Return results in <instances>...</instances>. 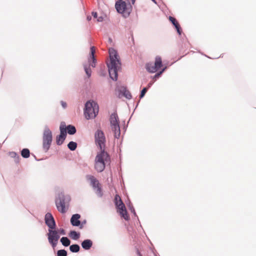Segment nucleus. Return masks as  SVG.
<instances>
[{
  "mask_svg": "<svg viewBox=\"0 0 256 256\" xmlns=\"http://www.w3.org/2000/svg\"><path fill=\"white\" fill-rule=\"evenodd\" d=\"M86 222V221H84L83 222H82V224L80 223V225L79 226H80V228H83V226H84V224H85Z\"/></svg>",
  "mask_w": 256,
  "mask_h": 256,
  "instance_id": "nucleus-35",
  "label": "nucleus"
},
{
  "mask_svg": "<svg viewBox=\"0 0 256 256\" xmlns=\"http://www.w3.org/2000/svg\"><path fill=\"white\" fill-rule=\"evenodd\" d=\"M48 236V242L54 248H55L60 237L58 232L56 230H49Z\"/></svg>",
  "mask_w": 256,
  "mask_h": 256,
  "instance_id": "nucleus-10",
  "label": "nucleus"
},
{
  "mask_svg": "<svg viewBox=\"0 0 256 256\" xmlns=\"http://www.w3.org/2000/svg\"><path fill=\"white\" fill-rule=\"evenodd\" d=\"M95 189H96V194L98 196L102 197V188H101V186H100L98 187L95 188Z\"/></svg>",
  "mask_w": 256,
  "mask_h": 256,
  "instance_id": "nucleus-26",
  "label": "nucleus"
},
{
  "mask_svg": "<svg viewBox=\"0 0 256 256\" xmlns=\"http://www.w3.org/2000/svg\"><path fill=\"white\" fill-rule=\"evenodd\" d=\"M92 16H94V18H97L98 14H97V13L96 12H92Z\"/></svg>",
  "mask_w": 256,
  "mask_h": 256,
  "instance_id": "nucleus-34",
  "label": "nucleus"
},
{
  "mask_svg": "<svg viewBox=\"0 0 256 256\" xmlns=\"http://www.w3.org/2000/svg\"><path fill=\"white\" fill-rule=\"evenodd\" d=\"M84 68L86 73L88 75V77H90L91 75V70L87 68L86 66H84Z\"/></svg>",
  "mask_w": 256,
  "mask_h": 256,
  "instance_id": "nucleus-29",
  "label": "nucleus"
},
{
  "mask_svg": "<svg viewBox=\"0 0 256 256\" xmlns=\"http://www.w3.org/2000/svg\"><path fill=\"white\" fill-rule=\"evenodd\" d=\"M80 246L78 244H72L70 246V250L72 252H78L80 250Z\"/></svg>",
  "mask_w": 256,
  "mask_h": 256,
  "instance_id": "nucleus-23",
  "label": "nucleus"
},
{
  "mask_svg": "<svg viewBox=\"0 0 256 256\" xmlns=\"http://www.w3.org/2000/svg\"><path fill=\"white\" fill-rule=\"evenodd\" d=\"M92 245V242L90 240H86L82 243V246L84 250H89Z\"/></svg>",
  "mask_w": 256,
  "mask_h": 256,
  "instance_id": "nucleus-18",
  "label": "nucleus"
},
{
  "mask_svg": "<svg viewBox=\"0 0 256 256\" xmlns=\"http://www.w3.org/2000/svg\"><path fill=\"white\" fill-rule=\"evenodd\" d=\"M162 66V58L157 56L156 57L154 63L150 62L146 64V70L150 72L154 73L158 71Z\"/></svg>",
  "mask_w": 256,
  "mask_h": 256,
  "instance_id": "nucleus-9",
  "label": "nucleus"
},
{
  "mask_svg": "<svg viewBox=\"0 0 256 256\" xmlns=\"http://www.w3.org/2000/svg\"><path fill=\"white\" fill-rule=\"evenodd\" d=\"M57 231L58 232V234H60L62 235H64L66 234L65 230L63 228H60Z\"/></svg>",
  "mask_w": 256,
  "mask_h": 256,
  "instance_id": "nucleus-32",
  "label": "nucleus"
},
{
  "mask_svg": "<svg viewBox=\"0 0 256 256\" xmlns=\"http://www.w3.org/2000/svg\"><path fill=\"white\" fill-rule=\"evenodd\" d=\"M30 150L28 148H24L21 152L22 156L24 158H28L30 156Z\"/></svg>",
  "mask_w": 256,
  "mask_h": 256,
  "instance_id": "nucleus-24",
  "label": "nucleus"
},
{
  "mask_svg": "<svg viewBox=\"0 0 256 256\" xmlns=\"http://www.w3.org/2000/svg\"><path fill=\"white\" fill-rule=\"evenodd\" d=\"M115 8L118 13L122 14L124 16H129L132 10V6L130 4L124 1H117L115 4Z\"/></svg>",
  "mask_w": 256,
  "mask_h": 256,
  "instance_id": "nucleus-5",
  "label": "nucleus"
},
{
  "mask_svg": "<svg viewBox=\"0 0 256 256\" xmlns=\"http://www.w3.org/2000/svg\"><path fill=\"white\" fill-rule=\"evenodd\" d=\"M66 200L69 201V196L66 197L62 194L58 196V198L56 200V204L58 210L62 213H65L66 211Z\"/></svg>",
  "mask_w": 256,
  "mask_h": 256,
  "instance_id": "nucleus-8",
  "label": "nucleus"
},
{
  "mask_svg": "<svg viewBox=\"0 0 256 256\" xmlns=\"http://www.w3.org/2000/svg\"><path fill=\"white\" fill-rule=\"evenodd\" d=\"M96 52V48L94 46H92L90 48V58H89V62L90 64L92 67H95L96 66V58H94V54Z\"/></svg>",
  "mask_w": 256,
  "mask_h": 256,
  "instance_id": "nucleus-14",
  "label": "nucleus"
},
{
  "mask_svg": "<svg viewBox=\"0 0 256 256\" xmlns=\"http://www.w3.org/2000/svg\"><path fill=\"white\" fill-rule=\"evenodd\" d=\"M52 140V133L48 128L44 130L42 136V148L45 152H47L51 145Z\"/></svg>",
  "mask_w": 256,
  "mask_h": 256,
  "instance_id": "nucleus-7",
  "label": "nucleus"
},
{
  "mask_svg": "<svg viewBox=\"0 0 256 256\" xmlns=\"http://www.w3.org/2000/svg\"><path fill=\"white\" fill-rule=\"evenodd\" d=\"M122 0H118V1H122Z\"/></svg>",
  "mask_w": 256,
  "mask_h": 256,
  "instance_id": "nucleus-39",
  "label": "nucleus"
},
{
  "mask_svg": "<svg viewBox=\"0 0 256 256\" xmlns=\"http://www.w3.org/2000/svg\"><path fill=\"white\" fill-rule=\"evenodd\" d=\"M45 222L46 224L51 230L55 228L56 223L54 218L50 213H47L45 216Z\"/></svg>",
  "mask_w": 256,
  "mask_h": 256,
  "instance_id": "nucleus-12",
  "label": "nucleus"
},
{
  "mask_svg": "<svg viewBox=\"0 0 256 256\" xmlns=\"http://www.w3.org/2000/svg\"><path fill=\"white\" fill-rule=\"evenodd\" d=\"M87 20H91V16H87Z\"/></svg>",
  "mask_w": 256,
  "mask_h": 256,
  "instance_id": "nucleus-37",
  "label": "nucleus"
},
{
  "mask_svg": "<svg viewBox=\"0 0 256 256\" xmlns=\"http://www.w3.org/2000/svg\"><path fill=\"white\" fill-rule=\"evenodd\" d=\"M164 70H165V68H163L159 72H158L156 74V75L154 76V78H158L162 74V73L164 72Z\"/></svg>",
  "mask_w": 256,
  "mask_h": 256,
  "instance_id": "nucleus-31",
  "label": "nucleus"
},
{
  "mask_svg": "<svg viewBox=\"0 0 256 256\" xmlns=\"http://www.w3.org/2000/svg\"><path fill=\"white\" fill-rule=\"evenodd\" d=\"M86 178L88 180L90 181V184L94 188H95L100 186V184L99 183L98 180L94 176L92 175H88L86 176Z\"/></svg>",
  "mask_w": 256,
  "mask_h": 256,
  "instance_id": "nucleus-15",
  "label": "nucleus"
},
{
  "mask_svg": "<svg viewBox=\"0 0 256 256\" xmlns=\"http://www.w3.org/2000/svg\"><path fill=\"white\" fill-rule=\"evenodd\" d=\"M58 256H67V252L64 250H58L57 252Z\"/></svg>",
  "mask_w": 256,
  "mask_h": 256,
  "instance_id": "nucleus-27",
  "label": "nucleus"
},
{
  "mask_svg": "<svg viewBox=\"0 0 256 256\" xmlns=\"http://www.w3.org/2000/svg\"><path fill=\"white\" fill-rule=\"evenodd\" d=\"M110 122L112 130L113 132L114 136L116 138H120V130L119 125L118 117L116 113L112 114L110 118Z\"/></svg>",
  "mask_w": 256,
  "mask_h": 256,
  "instance_id": "nucleus-4",
  "label": "nucleus"
},
{
  "mask_svg": "<svg viewBox=\"0 0 256 256\" xmlns=\"http://www.w3.org/2000/svg\"><path fill=\"white\" fill-rule=\"evenodd\" d=\"M80 216L79 214H73L70 219V223L73 226H79L80 224Z\"/></svg>",
  "mask_w": 256,
  "mask_h": 256,
  "instance_id": "nucleus-16",
  "label": "nucleus"
},
{
  "mask_svg": "<svg viewBox=\"0 0 256 256\" xmlns=\"http://www.w3.org/2000/svg\"><path fill=\"white\" fill-rule=\"evenodd\" d=\"M116 208L117 212L120 214L122 218H124L126 220H129L130 217L124 204H122V205L116 207Z\"/></svg>",
  "mask_w": 256,
  "mask_h": 256,
  "instance_id": "nucleus-13",
  "label": "nucleus"
},
{
  "mask_svg": "<svg viewBox=\"0 0 256 256\" xmlns=\"http://www.w3.org/2000/svg\"><path fill=\"white\" fill-rule=\"evenodd\" d=\"M68 148L71 150H74L77 147V144L74 142H70L68 144Z\"/></svg>",
  "mask_w": 256,
  "mask_h": 256,
  "instance_id": "nucleus-25",
  "label": "nucleus"
},
{
  "mask_svg": "<svg viewBox=\"0 0 256 256\" xmlns=\"http://www.w3.org/2000/svg\"><path fill=\"white\" fill-rule=\"evenodd\" d=\"M69 236L73 240H77L80 237V234L74 230L70 231L69 234Z\"/></svg>",
  "mask_w": 256,
  "mask_h": 256,
  "instance_id": "nucleus-20",
  "label": "nucleus"
},
{
  "mask_svg": "<svg viewBox=\"0 0 256 256\" xmlns=\"http://www.w3.org/2000/svg\"><path fill=\"white\" fill-rule=\"evenodd\" d=\"M151 84H149L148 88H144L142 89L140 94V98H142L144 96L148 90V88L150 86Z\"/></svg>",
  "mask_w": 256,
  "mask_h": 256,
  "instance_id": "nucleus-28",
  "label": "nucleus"
},
{
  "mask_svg": "<svg viewBox=\"0 0 256 256\" xmlns=\"http://www.w3.org/2000/svg\"><path fill=\"white\" fill-rule=\"evenodd\" d=\"M110 62L107 64L109 74L112 79L117 80L118 71L120 68V62L116 51L113 48L109 49Z\"/></svg>",
  "mask_w": 256,
  "mask_h": 256,
  "instance_id": "nucleus-1",
  "label": "nucleus"
},
{
  "mask_svg": "<svg viewBox=\"0 0 256 256\" xmlns=\"http://www.w3.org/2000/svg\"><path fill=\"white\" fill-rule=\"evenodd\" d=\"M114 202L116 208L120 206V205H122V204H124L118 194H116L115 196Z\"/></svg>",
  "mask_w": 256,
  "mask_h": 256,
  "instance_id": "nucleus-19",
  "label": "nucleus"
},
{
  "mask_svg": "<svg viewBox=\"0 0 256 256\" xmlns=\"http://www.w3.org/2000/svg\"><path fill=\"white\" fill-rule=\"evenodd\" d=\"M60 134L56 138V142L58 145H61L66 137V128L62 126H60Z\"/></svg>",
  "mask_w": 256,
  "mask_h": 256,
  "instance_id": "nucleus-11",
  "label": "nucleus"
},
{
  "mask_svg": "<svg viewBox=\"0 0 256 256\" xmlns=\"http://www.w3.org/2000/svg\"><path fill=\"white\" fill-rule=\"evenodd\" d=\"M124 94L128 98H132L130 93L128 90H125Z\"/></svg>",
  "mask_w": 256,
  "mask_h": 256,
  "instance_id": "nucleus-30",
  "label": "nucleus"
},
{
  "mask_svg": "<svg viewBox=\"0 0 256 256\" xmlns=\"http://www.w3.org/2000/svg\"><path fill=\"white\" fill-rule=\"evenodd\" d=\"M103 20V18L102 16H100L98 18V22H102Z\"/></svg>",
  "mask_w": 256,
  "mask_h": 256,
  "instance_id": "nucleus-36",
  "label": "nucleus"
},
{
  "mask_svg": "<svg viewBox=\"0 0 256 256\" xmlns=\"http://www.w3.org/2000/svg\"><path fill=\"white\" fill-rule=\"evenodd\" d=\"M98 112V106L92 101L88 102L85 104L84 115L86 119L94 118Z\"/></svg>",
  "mask_w": 256,
  "mask_h": 256,
  "instance_id": "nucleus-3",
  "label": "nucleus"
},
{
  "mask_svg": "<svg viewBox=\"0 0 256 256\" xmlns=\"http://www.w3.org/2000/svg\"><path fill=\"white\" fill-rule=\"evenodd\" d=\"M110 156L105 150L98 152L94 159V168L98 172L104 170L106 165L110 162Z\"/></svg>",
  "mask_w": 256,
  "mask_h": 256,
  "instance_id": "nucleus-2",
  "label": "nucleus"
},
{
  "mask_svg": "<svg viewBox=\"0 0 256 256\" xmlns=\"http://www.w3.org/2000/svg\"><path fill=\"white\" fill-rule=\"evenodd\" d=\"M96 144L100 150H105L106 138L104 132L100 130H98L94 134Z\"/></svg>",
  "mask_w": 256,
  "mask_h": 256,
  "instance_id": "nucleus-6",
  "label": "nucleus"
},
{
  "mask_svg": "<svg viewBox=\"0 0 256 256\" xmlns=\"http://www.w3.org/2000/svg\"><path fill=\"white\" fill-rule=\"evenodd\" d=\"M66 128V130H68V132L70 134H74L76 132V129L74 126L69 125Z\"/></svg>",
  "mask_w": 256,
  "mask_h": 256,
  "instance_id": "nucleus-22",
  "label": "nucleus"
},
{
  "mask_svg": "<svg viewBox=\"0 0 256 256\" xmlns=\"http://www.w3.org/2000/svg\"><path fill=\"white\" fill-rule=\"evenodd\" d=\"M168 19H169L170 21L172 23L174 24V26H175L178 33L180 35L181 33H182L181 28H180V24L176 20L175 18H174V17H172L171 16H169Z\"/></svg>",
  "mask_w": 256,
  "mask_h": 256,
  "instance_id": "nucleus-17",
  "label": "nucleus"
},
{
  "mask_svg": "<svg viewBox=\"0 0 256 256\" xmlns=\"http://www.w3.org/2000/svg\"><path fill=\"white\" fill-rule=\"evenodd\" d=\"M60 242L64 246H68L70 244V240L67 237H62L60 239Z\"/></svg>",
  "mask_w": 256,
  "mask_h": 256,
  "instance_id": "nucleus-21",
  "label": "nucleus"
},
{
  "mask_svg": "<svg viewBox=\"0 0 256 256\" xmlns=\"http://www.w3.org/2000/svg\"><path fill=\"white\" fill-rule=\"evenodd\" d=\"M138 254L139 255V256H142L138 251Z\"/></svg>",
  "mask_w": 256,
  "mask_h": 256,
  "instance_id": "nucleus-38",
  "label": "nucleus"
},
{
  "mask_svg": "<svg viewBox=\"0 0 256 256\" xmlns=\"http://www.w3.org/2000/svg\"><path fill=\"white\" fill-rule=\"evenodd\" d=\"M61 104L64 108H66V103L62 101Z\"/></svg>",
  "mask_w": 256,
  "mask_h": 256,
  "instance_id": "nucleus-33",
  "label": "nucleus"
}]
</instances>
